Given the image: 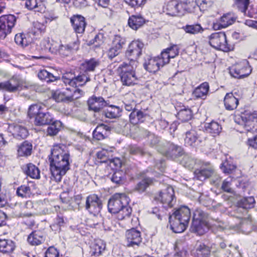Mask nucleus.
I'll return each mask as SVG.
<instances>
[{
    "label": "nucleus",
    "instance_id": "1",
    "mask_svg": "<svg viewBox=\"0 0 257 257\" xmlns=\"http://www.w3.org/2000/svg\"><path fill=\"white\" fill-rule=\"evenodd\" d=\"M51 179L60 182L62 178L70 169V153L63 145H54L49 157Z\"/></svg>",
    "mask_w": 257,
    "mask_h": 257
},
{
    "label": "nucleus",
    "instance_id": "2",
    "mask_svg": "<svg viewBox=\"0 0 257 257\" xmlns=\"http://www.w3.org/2000/svg\"><path fill=\"white\" fill-rule=\"evenodd\" d=\"M128 203L129 199L125 194L116 193L108 201V211L111 213L116 214L118 220H122L130 216L132 213Z\"/></svg>",
    "mask_w": 257,
    "mask_h": 257
},
{
    "label": "nucleus",
    "instance_id": "3",
    "mask_svg": "<svg viewBox=\"0 0 257 257\" xmlns=\"http://www.w3.org/2000/svg\"><path fill=\"white\" fill-rule=\"evenodd\" d=\"M190 217V210L187 206L179 207L169 216L172 230L175 233L183 232L188 225Z\"/></svg>",
    "mask_w": 257,
    "mask_h": 257
},
{
    "label": "nucleus",
    "instance_id": "4",
    "mask_svg": "<svg viewBox=\"0 0 257 257\" xmlns=\"http://www.w3.org/2000/svg\"><path fill=\"white\" fill-rule=\"evenodd\" d=\"M28 115L30 118H35L34 123L37 126L48 125L54 119L52 114L45 110L41 104H32L30 106Z\"/></svg>",
    "mask_w": 257,
    "mask_h": 257
},
{
    "label": "nucleus",
    "instance_id": "5",
    "mask_svg": "<svg viewBox=\"0 0 257 257\" xmlns=\"http://www.w3.org/2000/svg\"><path fill=\"white\" fill-rule=\"evenodd\" d=\"M137 66L134 62L133 64L123 62L119 66L117 71L123 85L130 86L136 83L137 78L135 74V69Z\"/></svg>",
    "mask_w": 257,
    "mask_h": 257
},
{
    "label": "nucleus",
    "instance_id": "6",
    "mask_svg": "<svg viewBox=\"0 0 257 257\" xmlns=\"http://www.w3.org/2000/svg\"><path fill=\"white\" fill-rule=\"evenodd\" d=\"M235 121L242 125L247 132H257V113L255 112L246 111L236 118Z\"/></svg>",
    "mask_w": 257,
    "mask_h": 257
},
{
    "label": "nucleus",
    "instance_id": "7",
    "mask_svg": "<svg viewBox=\"0 0 257 257\" xmlns=\"http://www.w3.org/2000/svg\"><path fill=\"white\" fill-rule=\"evenodd\" d=\"M209 40L210 46L216 49L227 52L233 49V46L228 43L226 35L223 32L212 34L209 37Z\"/></svg>",
    "mask_w": 257,
    "mask_h": 257
},
{
    "label": "nucleus",
    "instance_id": "8",
    "mask_svg": "<svg viewBox=\"0 0 257 257\" xmlns=\"http://www.w3.org/2000/svg\"><path fill=\"white\" fill-rule=\"evenodd\" d=\"M157 151L168 159L174 160L180 156L183 153V148L171 142H165L162 146H158Z\"/></svg>",
    "mask_w": 257,
    "mask_h": 257
},
{
    "label": "nucleus",
    "instance_id": "9",
    "mask_svg": "<svg viewBox=\"0 0 257 257\" xmlns=\"http://www.w3.org/2000/svg\"><path fill=\"white\" fill-rule=\"evenodd\" d=\"M62 79L66 85H69L73 87L72 90L73 92L74 89H77L76 87L84 85L90 80L89 76L84 72L77 76L71 72H67L64 74Z\"/></svg>",
    "mask_w": 257,
    "mask_h": 257
},
{
    "label": "nucleus",
    "instance_id": "10",
    "mask_svg": "<svg viewBox=\"0 0 257 257\" xmlns=\"http://www.w3.org/2000/svg\"><path fill=\"white\" fill-rule=\"evenodd\" d=\"M156 200L160 201L164 207H172L175 202L174 191L171 186H167L162 189L158 195L155 196Z\"/></svg>",
    "mask_w": 257,
    "mask_h": 257
},
{
    "label": "nucleus",
    "instance_id": "11",
    "mask_svg": "<svg viewBox=\"0 0 257 257\" xmlns=\"http://www.w3.org/2000/svg\"><path fill=\"white\" fill-rule=\"evenodd\" d=\"M17 21L16 17L13 15H3L0 17V38L4 39L11 32Z\"/></svg>",
    "mask_w": 257,
    "mask_h": 257
},
{
    "label": "nucleus",
    "instance_id": "12",
    "mask_svg": "<svg viewBox=\"0 0 257 257\" xmlns=\"http://www.w3.org/2000/svg\"><path fill=\"white\" fill-rule=\"evenodd\" d=\"M143 47V43L139 41L132 42L125 53L126 57L130 60L129 64H133L134 62L136 65H137V59L142 54Z\"/></svg>",
    "mask_w": 257,
    "mask_h": 257
},
{
    "label": "nucleus",
    "instance_id": "13",
    "mask_svg": "<svg viewBox=\"0 0 257 257\" xmlns=\"http://www.w3.org/2000/svg\"><path fill=\"white\" fill-rule=\"evenodd\" d=\"M102 206L101 201L96 195L92 194L87 197L85 208L94 216L99 214L102 209Z\"/></svg>",
    "mask_w": 257,
    "mask_h": 257
},
{
    "label": "nucleus",
    "instance_id": "14",
    "mask_svg": "<svg viewBox=\"0 0 257 257\" xmlns=\"http://www.w3.org/2000/svg\"><path fill=\"white\" fill-rule=\"evenodd\" d=\"M22 86V80L18 76H14L8 81L0 83V90L16 92Z\"/></svg>",
    "mask_w": 257,
    "mask_h": 257
},
{
    "label": "nucleus",
    "instance_id": "15",
    "mask_svg": "<svg viewBox=\"0 0 257 257\" xmlns=\"http://www.w3.org/2000/svg\"><path fill=\"white\" fill-rule=\"evenodd\" d=\"M88 109L95 112H98L107 104L101 96H92L87 100Z\"/></svg>",
    "mask_w": 257,
    "mask_h": 257
},
{
    "label": "nucleus",
    "instance_id": "16",
    "mask_svg": "<svg viewBox=\"0 0 257 257\" xmlns=\"http://www.w3.org/2000/svg\"><path fill=\"white\" fill-rule=\"evenodd\" d=\"M201 138L193 129L186 131L184 137V143L187 146L196 147L201 143Z\"/></svg>",
    "mask_w": 257,
    "mask_h": 257
},
{
    "label": "nucleus",
    "instance_id": "17",
    "mask_svg": "<svg viewBox=\"0 0 257 257\" xmlns=\"http://www.w3.org/2000/svg\"><path fill=\"white\" fill-rule=\"evenodd\" d=\"M84 94L83 91L80 89H74V92L71 94H67V92L55 93L54 97L56 100L59 101H68L70 102L73 101L80 97Z\"/></svg>",
    "mask_w": 257,
    "mask_h": 257
},
{
    "label": "nucleus",
    "instance_id": "18",
    "mask_svg": "<svg viewBox=\"0 0 257 257\" xmlns=\"http://www.w3.org/2000/svg\"><path fill=\"white\" fill-rule=\"evenodd\" d=\"M73 29L76 33L82 34L84 32L86 23L85 18L81 15L73 16L70 19Z\"/></svg>",
    "mask_w": 257,
    "mask_h": 257
},
{
    "label": "nucleus",
    "instance_id": "19",
    "mask_svg": "<svg viewBox=\"0 0 257 257\" xmlns=\"http://www.w3.org/2000/svg\"><path fill=\"white\" fill-rule=\"evenodd\" d=\"M45 0H26V8L35 12L44 13L46 11Z\"/></svg>",
    "mask_w": 257,
    "mask_h": 257
},
{
    "label": "nucleus",
    "instance_id": "20",
    "mask_svg": "<svg viewBox=\"0 0 257 257\" xmlns=\"http://www.w3.org/2000/svg\"><path fill=\"white\" fill-rule=\"evenodd\" d=\"M125 236L128 246L139 245L142 241L141 232L135 228L127 230Z\"/></svg>",
    "mask_w": 257,
    "mask_h": 257
},
{
    "label": "nucleus",
    "instance_id": "21",
    "mask_svg": "<svg viewBox=\"0 0 257 257\" xmlns=\"http://www.w3.org/2000/svg\"><path fill=\"white\" fill-rule=\"evenodd\" d=\"M9 130L12 134L14 137L18 139H24L28 135V131L27 128L21 124H14L10 125L9 127Z\"/></svg>",
    "mask_w": 257,
    "mask_h": 257
},
{
    "label": "nucleus",
    "instance_id": "22",
    "mask_svg": "<svg viewBox=\"0 0 257 257\" xmlns=\"http://www.w3.org/2000/svg\"><path fill=\"white\" fill-rule=\"evenodd\" d=\"M195 176L198 180L203 181L211 177L214 174V170L210 164L202 166L194 172Z\"/></svg>",
    "mask_w": 257,
    "mask_h": 257
},
{
    "label": "nucleus",
    "instance_id": "23",
    "mask_svg": "<svg viewBox=\"0 0 257 257\" xmlns=\"http://www.w3.org/2000/svg\"><path fill=\"white\" fill-rule=\"evenodd\" d=\"M236 20V18L232 14L223 15L220 19L219 23L214 24L213 28L216 30L225 28L232 24Z\"/></svg>",
    "mask_w": 257,
    "mask_h": 257
},
{
    "label": "nucleus",
    "instance_id": "24",
    "mask_svg": "<svg viewBox=\"0 0 257 257\" xmlns=\"http://www.w3.org/2000/svg\"><path fill=\"white\" fill-rule=\"evenodd\" d=\"M45 236L44 233L40 230H35L29 234L28 242L32 245H38L44 242Z\"/></svg>",
    "mask_w": 257,
    "mask_h": 257
},
{
    "label": "nucleus",
    "instance_id": "25",
    "mask_svg": "<svg viewBox=\"0 0 257 257\" xmlns=\"http://www.w3.org/2000/svg\"><path fill=\"white\" fill-rule=\"evenodd\" d=\"M162 65L158 60V58H148L144 63V68L151 73H155L158 71Z\"/></svg>",
    "mask_w": 257,
    "mask_h": 257
},
{
    "label": "nucleus",
    "instance_id": "26",
    "mask_svg": "<svg viewBox=\"0 0 257 257\" xmlns=\"http://www.w3.org/2000/svg\"><path fill=\"white\" fill-rule=\"evenodd\" d=\"M99 64L100 62L98 60L92 58L90 60H86L82 63L80 66V69L88 75V72H94L96 67Z\"/></svg>",
    "mask_w": 257,
    "mask_h": 257
},
{
    "label": "nucleus",
    "instance_id": "27",
    "mask_svg": "<svg viewBox=\"0 0 257 257\" xmlns=\"http://www.w3.org/2000/svg\"><path fill=\"white\" fill-rule=\"evenodd\" d=\"M145 23V19L140 14L133 15L128 20L129 27L135 30H138Z\"/></svg>",
    "mask_w": 257,
    "mask_h": 257
},
{
    "label": "nucleus",
    "instance_id": "28",
    "mask_svg": "<svg viewBox=\"0 0 257 257\" xmlns=\"http://www.w3.org/2000/svg\"><path fill=\"white\" fill-rule=\"evenodd\" d=\"M206 229L207 226L205 220L193 218L191 226V230L192 232L201 235L204 233Z\"/></svg>",
    "mask_w": 257,
    "mask_h": 257
},
{
    "label": "nucleus",
    "instance_id": "29",
    "mask_svg": "<svg viewBox=\"0 0 257 257\" xmlns=\"http://www.w3.org/2000/svg\"><path fill=\"white\" fill-rule=\"evenodd\" d=\"M106 248L105 243L101 239L95 240V243L91 248V256H98L102 254Z\"/></svg>",
    "mask_w": 257,
    "mask_h": 257
},
{
    "label": "nucleus",
    "instance_id": "30",
    "mask_svg": "<svg viewBox=\"0 0 257 257\" xmlns=\"http://www.w3.org/2000/svg\"><path fill=\"white\" fill-rule=\"evenodd\" d=\"M249 4V0H234L233 7L243 13L244 15L252 18L253 14L247 11Z\"/></svg>",
    "mask_w": 257,
    "mask_h": 257
},
{
    "label": "nucleus",
    "instance_id": "31",
    "mask_svg": "<svg viewBox=\"0 0 257 257\" xmlns=\"http://www.w3.org/2000/svg\"><path fill=\"white\" fill-rule=\"evenodd\" d=\"M224 103L226 109L233 110L237 107L238 104V100L232 93H228L224 97Z\"/></svg>",
    "mask_w": 257,
    "mask_h": 257
},
{
    "label": "nucleus",
    "instance_id": "32",
    "mask_svg": "<svg viewBox=\"0 0 257 257\" xmlns=\"http://www.w3.org/2000/svg\"><path fill=\"white\" fill-rule=\"evenodd\" d=\"M25 174L33 179L40 178V171L39 168L32 163L28 164L24 169Z\"/></svg>",
    "mask_w": 257,
    "mask_h": 257
},
{
    "label": "nucleus",
    "instance_id": "33",
    "mask_svg": "<svg viewBox=\"0 0 257 257\" xmlns=\"http://www.w3.org/2000/svg\"><path fill=\"white\" fill-rule=\"evenodd\" d=\"M15 248V244L12 240L0 239V252L8 254L13 252Z\"/></svg>",
    "mask_w": 257,
    "mask_h": 257
},
{
    "label": "nucleus",
    "instance_id": "34",
    "mask_svg": "<svg viewBox=\"0 0 257 257\" xmlns=\"http://www.w3.org/2000/svg\"><path fill=\"white\" fill-rule=\"evenodd\" d=\"M209 86L207 82L202 83L193 91V95L197 98L205 99L208 94Z\"/></svg>",
    "mask_w": 257,
    "mask_h": 257
},
{
    "label": "nucleus",
    "instance_id": "35",
    "mask_svg": "<svg viewBox=\"0 0 257 257\" xmlns=\"http://www.w3.org/2000/svg\"><path fill=\"white\" fill-rule=\"evenodd\" d=\"M78 46L76 43H73L67 45H60L58 53L63 56H67L71 54L74 50H76Z\"/></svg>",
    "mask_w": 257,
    "mask_h": 257
},
{
    "label": "nucleus",
    "instance_id": "36",
    "mask_svg": "<svg viewBox=\"0 0 257 257\" xmlns=\"http://www.w3.org/2000/svg\"><path fill=\"white\" fill-rule=\"evenodd\" d=\"M146 114L141 110H134L130 114V120L132 123L136 124L143 122L145 119Z\"/></svg>",
    "mask_w": 257,
    "mask_h": 257
},
{
    "label": "nucleus",
    "instance_id": "37",
    "mask_svg": "<svg viewBox=\"0 0 257 257\" xmlns=\"http://www.w3.org/2000/svg\"><path fill=\"white\" fill-rule=\"evenodd\" d=\"M110 179L113 183L120 185L125 182L126 179L125 174L121 170H117L112 174Z\"/></svg>",
    "mask_w": 257,
    "mask_h": 257
},
{
    "label": "nucleus",
    "instance_id": "38",
    "mask_svg": "<svg viewBox=\"0 0 257 257\" xmlns=\"http://www.w3.org/2000/svg\"><path fill=\"white\" fill-rule=\"evenodd\" d=\"M32 151V145L28 141L23 142L18 149L19 156H28L31 155Z\"/></svg>",
    "mask_w": 257,
    "mask_h": 257
},
{
    "label": "nucleus",
    "instance_id": "39",
    "mask_svg": "<svg viewBox=\"0 0 257 257\" xmlns=\"http://www.w3.org/2000/svg\"><path fill=\"white\" fill-rule=\"evenodd\" d=\"M38 77L40 79L45 81L47 82H54L60 78L59 77L54 76L45 69L40 70L38 72Z\"/></svg>",
    "mask_w": 257,
    "mask_h": 257
},
{
    "label": "nucleus",
    "instance_id": "40",
    "mask_svg": "<svg viewBox=\"0 0 257 257\" xmlns=\"http://www.w3.org/2000/svg\"><path fill=\"white\" fill-rule=\"evenodd\" d=\"M153 179L151 178L146 177L137 183L135 187V190L139 193L146 191L147 188L152 184Z\"/></svg>",
    "mask_w": 257,
    "mask_h": 257
},
{
    "label": "nucleus",
    "instance_id": "41",
    "mask_svg": "<svg viewBox=\"0 0 257 257\" xmlns=\"http://www.w3.org/2000/svg\"><path fill=\"white\" fill-rule=\"evenodd\" d=\"M211 248L204 244H200L196 249L195 257H208L211 252Z\"/></svg>",
    "mask_w": 257,
    "mask_h": 257
},
{
    "label": "nucleus",
    "instance_id": "42",
    "mask_svg": "<svg viewBox=\"0 0 257 257\" xmlns=\"http://www.w3.org/2000/svg\"><path fill=\"white\" fill-rule=\"evenodd\" d=\"M147 141L151 147H155L157 150L158 146H162V144L164 143H161L160 138L159 137L150 132H147Z\"/></svg>",
    "mask_w": 257,
    "mask_h": 257
},
{
    "label": "nucleus",
    "instance_id": "43",
    "mask_svg": "<svg viewBox=\"0 0 257 257\" xmlns=\"http://www.w3.org/2000/svg\"><path fill=\"white\" fill-rule=\"evenodd\" d=\"M110 108L104 112V115L108 118H116L120 116L121 109L115 105H110Z\"/></svg>",
    "mask_w": 257,
    "mask_h": 257
},
{
    "label": "nucleus",
    "instance_id": "44",
    "mask_svg": "<svg viewBox=\"0 0 257 257\" xmlns=\"http://www.w3.org/2000/svg\"><path fill=\"white\" fill-rule=\"evenodd\" d=\"M46 49H48L50 52L57 54L58 52L60 44L58 42L49 39L45 40L43 42Z\"/></svg>",
    "mask_w": 257,
    "mask_h": 257
},
{
    "label": "nucleus",
    "instance_id": "45",
    "mask_svg": "<svg viewBox=\"0 0 257 257\" xmlns=\"http://www.w3.org/2000/svg\"><path fill=\"white\" fill-rule=\"evenodd\" d=\"M47 132L48 135L53 136L56 135L62 127V122L59 120L53 121L49 124Z\"/></svg>",
    "mask_w": 257,
    "mask_h": 257
},
{
    "label": "nucleus",
    "instance_id": "46",
    "mask_svg": "<svg viewBox=\"0 0 257 257\" xmlns=\"http://www.w3.org/2000/svg\"><path fill=\"white\" fill-rule=\"evenodd\" d=\"M206 131L214 136L218 135L221 131L222 127L221 125L217 122L212 121L207 123L205 126Z\"/></svg>",
    "mask_w": 257,
    "mask_h": 257
},
{
    "label": "nucleus",
    "instance_id": "47",
    "mask_svg": "<svg viewBox=\"0 0 257 257\" xmlns=\"http://www.w3.org/2000/svg\"><path fill=\"white\" fill-rule=\"evenodd\" d=\"M220 168L224 173L230 174L236 168V166L233 163L232 159H226L221 164Z\"/></svg>",
    "mask_w": 257,
    "mask_h": 257
},
{
    "label": "nucleus",
    "instance_id": "48",
    "mask_svg": "<svg viewBox=\"0 0 257 257\" xmlns=\"http://www.w3.org/2000/svg\"><path fill=\"white\" fill-rule=\"evenodd\" d=\"M255 203L254 199L253 197L250 196L244 197L238 201L237 204L244 207L246 210L247 209L252 208Z\"/></svg>",
    "mask_w": 257,
    "mask_h": 257
},
{
    "label": "nucleus",
    "instance_id": "49",
    "mask_svg": "<svg viewBox=\"0 0 257 257\" xmlns=\"http://www.w3.org/2000/svg\"><path fill=\"white\" fill-rule=\"evenodd\" d=\"M177 116L182 121H187L192 118V112L190 109L185 108L181 109L178 112Z\"/></svg>",
    "mask_w": 257,
    "mask_h": 257
},
{
    "label": "nucleus",
    "instance_id": "50",
    "mask_svg": "<svg viewBox=\"0 0 257 257\" xmlns=\"http://www.w3.org/2000/svg\"><path fill=\"white\" fill-rule=\"evenodd\" d=\"M17 194L22 198H27L30 197L31 194V188L28 185H21L17 189Z\"/></svg>",
    "mask_w": 257,
    "mask_h": 257
},
{
    "label": "nucleus",
    "instance_id": "51",
    "mask_svg": "<svg viewBox=\"0 0 257 257\" xmlns=\"http://www.w3.org/2000/svg\"><path fill=\"white\" fill-rule=\"evenodd\" d=\"M184 30L187 33L191 34H196L202 33L204 29L200 24L186 25L184 27Z\"/></svg>",
    "mask_w": 257,
    "mask_h": 257
},
{
    "label": "nucleus",
    "instance_id": "52",
    "mask_svg": "<svg viewBox=\"0 0 257 257\" xmlns=\"http://www.w3.org/2000/svg\"><path fill=\"white\" fill-rule=\"evenodd\" d=\"M15 41L18 45L21 46L22 47L27 46L30 43V41L26 38L25 35L23 33L16 34L15 37Z\"/></svg>",
    "mask_w": 257,
    "mask_h": 257
},
{
    "label": "nucleus",
    "instance_id": "53",
    "mask_svg": "<svg viewBox=\"0 0 257 257\" xmlns=\"http://www.w3.org/2000/svg\"><path fill=\"white\" fill-rule=\"evenodd\" d=\"M125 44V39L119 35H115L112 40L111 46L121 50L123 45Z\"/></svg>",
    "mask_w": 257,
    "mask_h": 257
},
{
    "label": "nucleus",
    "instance_id": "54",
    "mask_svg": "<svg viewBox=\"0 0 257 257\" xmlns=\"http://www.w3.org/2000/svg\"><path fill=\"white\" fill-rule=\"evenodd\" d=\"M181 163L185 167L191 169L193 168L196 161L191 156L185 155L181 161Z\"/></svg>",
    "mask_w": 257,
    "mask_h": 257
},
{
    "label": "nucleus",
    "instance_id": "55",
    "mask_svg": "<svg viewBox=\"0 0 257 257\" xmlns=\"http://www.w3.org/2000/svg\"><path fill=\"white\" fill-rule=\"evenodd\" d=\"M241 64V68L240 69V72L238 73V75H236L237 78H243L247 77L251 72V69L249 67L246 65V63H240Z\"/></svg>",
    "mask_w": 257,
    "mask_h": 257
},
{
    "label": "nucleus",
    "instance_id": "56",
    "mask_svg": "<svg viewBox=\"0 0 257 257\" xmlns=\"http://www.w3.org/2000/svg\"><path fill=\"white\" fill-rule=\"evenodd\" d=\"M128 151L130 154L133 155H140L143 156L147 154L142 148L136 145L129 146Z\"/></svg>",
    "mask_w": 257,
    "mask_h": 257
},
{
    "label": "nucleus",
    "instance_id": "57",
    "mask_svg": "<svg viewBox=\"0 0 257 257\" xmlns=\"http://www.w3.org/2000/svg\"><path fill=\"white\" fill-rule=\"evenodd\" d=\"M165 49L171 58H174L179 55L180 49L177 45H171L169 47Z\"/></svg>",
    "mask_w": 257,
    "mask_h": 257
},
{
    "label": "nucleus",
    "instance_id": "58",
    "mask_svg": "<svg viewBox=\"0 0 257 257\" xmlns=\"http://www.w3.org/2000/svg\"><path fill=\"white\" fill-rule=\"evenodd\" d=\"M183 7L184 8V9L186 11L189 12H191L196 7H192L191 4H188V5H187L186 4V3L184 4H178L176 5L175 7V9L177 11L178 15H183V13L180 10V9H182Z\"/></svg>",
    "mask_w": 257,
    "mask_h": 257
},
{
    "label": "nucleus",
    "instance_id": "59",
    "mask_svg": "<svg viewBox=\"0 0 257 257\" xmlns=\"http://www.w3.org/2000/svg\"><path fill=\"white\" fill-rule=\"evenodd\" d=\"M158 58V60L160 62L162 67L164 65L168 64L169 63L171 57H170L169 55L168 52L166 51V49H164L161 53L160 57H157Z\"/></svg>",
    "mask_w": 257,
    "mask_h": 257
},
{
    "label": "nucleus",
    "instance_id": "60",
    "mask_svg": "<svg viewBox=\"0 0 257 257\" xmlns=\"http://www.w3.org/2000/svg\"><path fill=\"white\" fill-rule=\"evenodd\" d=\"M104 41V35L102 33L97 34L94 39L90 41L91 44H95L96 47H98L102 44Z\"/></svg>",
    "mask_w": 257,
    "mask_h": 257
},
{
    "label": "nucleus",
    "instance_id": "61",
    "mask_svg": "<svg viewBox=\"0 0 257 257\" xmlns=\"http://www.w3.org/2000/svg\"><path fill=\"white\" fill-rule=\"evenodd\" d=\"M231 178H227L226 180H224L222 183L221 186V189L225 192L228 193H232L233 190L231 188Z\"/></svg>",
    "mask_w": 257,
    "mask_h": 257
},
{
    "label": "nucleus",
    "instance_id": "62",
    "mask_svg": "<svg viewBox=\"0 0 257 257\" xmlns=\"http://www.w3.org/2000/svg\"><path fill=\"white\" fill-rule=\"evenodd\" d=\"M241 68V64L238 63L232 66H231L229 69V73L230 75L234 77L237 78V76L236 75H238V73L240 72V69Z\"/></svg>",
    "mask_w": 257,
    "mask_h": 257
},
{
    "label": "nucleus",
    "instance_id": "63",
    "mask_svg": "<svg viewBox=\"0 0 257 257\" xmlns=\"http://www.w3.org/2000/svg\"><path fill=\"white\" fill-rule=\"evenodd\" d=\"M147 0H124V2L132 7H142L144 5Z\"/></svg>",
    "mask_w": 257,
    "mask_h": 257
},
{
    "label": "nucleus",
    "instance_id": "64",
    "mask_svg": "<svg viewBox=\"0 0 257 257\" xmlns=\"http://www.w3.org/2000/svg\"><path fill=\"white\" fill-rule=\"evenodd\" d=\"M59 253L57 249L53 246L48 248L45 252V257H58Z\"/></svg>",
    "mask_w": 257,
    "mask_h": 257
}]
</instances>
